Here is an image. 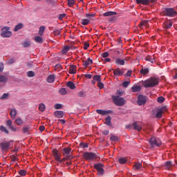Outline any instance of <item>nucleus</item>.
<instances>
[{"label":"nucleus","mask_w":177,"mask_h":177,"mask_svg":"<svg viewBox=\"0 0 177 177\" xmlns=\"http://www.w3.org/2000/svg\"><path fill=\"white\" fill-rule=\"evenodd\" d=\"M142 86H144V88H153V86H156V77H151L142 81Z\"/></svg>","instance_id":"obj_1"},{"label":"nucleus","mask_w":177,"mask_h":177,"mask_svg":"<svg viewBox=\"0 0 177 177\" xmlns=\"http://www.w3.org/2000/svg\"><path fill=\"white\" fill-rule=\"evenodd\" d=\"M111 97L115 106H122L127 102L124 97L118 95H112Z\"/></svg>","instance_id":"obj_2"},{"label":"nucleus","mask_w":177,"mask_h":177,"mask_svg":"<svg viewBox=\"0 0 177 177\" xmlns=\"http://www.w3.org/2000/svg\"><path fill=\"white\" fill-rule=\"evenodd\" d=\"M84 160L86 161H94L97 158V155L93 152H84L83 154Z\"/></svg>","instance_id":"obj_3"},{"label":"nucleus","mask_w":177,"mask_h":177,"mask_svg":"<svg viewBox=\"0 0 177 177\" xmlns=\"http://www.w3.org/2000/svg\"><path fill=\"white\" fill-rule=\"evenodd\" d=\"M1 37L2 38H10L12 37V32L10 31V27L4 26L1 29Z\"/></svg>","instance_id":"obj_4"},{"label":"nucleus","mask_w":177,"mask_h":177,"mask_svg":"<svg viewBox=\"0 0 177 177\" xmlns=\"http://www.w3.org/2000/svg\"><path fill=\"white\" fill-rule=\"evenodd\" d=\"M13 148V145H12V141L3 142L0 143V149L3 151H8L10 149Z\"/></svg>","instance_id":"obj_5"},{"label":"nucleus","mask_w":177,"mask_h":177,"mask_svg":"<svg viewBox=\"0 0 177 177\" xmlns=\"http://www.w3.org/2000/svg\"><path fill=\"white\" fill-rule=\"evenodd\" d=\"M165 15L167 16L168 17H175L176 16L177 12L176 10H175L172 8H167L165 9Z\"/></svg>","instance_id":"obj_6"},{"label":"nucleus","mask_w":177,"mask_h":177,"mask_svg":"<svg viewBox=\"0 0 177 177\" xmlns=\"http://www.w3.org/2000/svg\"><path fill=\"white\" fill-rule=\"evenodd\" d=\"M127 129H136V131H140L142 129V124L140 122H134L133 124H129L126 127Z\"/></svg>","instance_id":"obj_7"},{"label":"nucleus","mask_w":177,"mask_h":177,"mask_svg":"<svg viewBox=\"0 0 177 177\" xmlns=\"http://www.w3.org/2000/svg\"><path fill=\"white\" fill-rule=\"evenodd\" d=\"M167 110H168L167 106H163L161 108L158 109L156 114V118H162V114L166 113Z\"/></svg>","instance_id":"obj_8"},{"label":"nucleus","mask_w":177,"mask_h":177,"mask_svg":"<svg viewBox=\"0 0 177 177\" xmlns=\"http://www.w3.org/2000/svg\"><path fill=\"white\" fill-rule=\"evenodd\" d=\"M95 169L97 170L98 175H104V165L102 163H97L94 165Z\"/></svg>","instance_id":"obj_9"},{"label":"nucleus","mask_w":177,"mask_h":177,"mask_svg":"<svg viewBox=\"0 0 177 177\" xmlns=\"http://www.w3.org/2000/svg\"><path fill=\"white\" fill-rule=\"evenodd\" d=\"M146 102H147V98H146V97L142 95H138L137 101L138 106H145V104H146Z\"/></svg>","instance_id":"obj_10"},{"label":"nucleus","mask_w":177,"mask_h":177,"mask_svg":"<svg viewBox=\"0 0 177 177\" xmlns=\"http://www.w3.org/2000/svg\"><path fill=\"white\" fill-rule=\"evenodd\" d=\"M6 125L7 127H8V128H10V129H11V131H12V132H17V127L16 126H12L11 120H8L6 121Z\"/></svg>","instance_id":"obj_11"},{"label":"nucleus","mask_w":177,"mask_h":177,"mask_svg":"<svg viewBox=\"0 0 177 177\" xmlns=\"http://www.w3.org/2000/svg\"><path fill=\"white\" fill-rule=\"evenodd\" d=\"M115 64H117V66H124L125 65V60L122 59L120 58H116L115 59Z\"/></svg>","instance_id":"obj_12"},{"label":"nucleus","mask_w":177,"mask_h":177,"mask_svg":"<svg viewBox=\"0 0 177 177\" xmlns=\"http://www.w3.org/2000/svg\"><path fill=\"white\" fill-rule=\"evenodd\" d=\"M113 74L115 76L121 77V75H124V72L121 71L120 68L113 69Z\"/></svg>","instance_id":"obj_13"},{"label":"nucleus","mask_w":177,"mask_h":177,"mask_svg":"<svg viewBox=\"0 0 177 177\" xmlns=\"http://www.w3.org/2000/svg\"><path fill=\"white\" fill-rule=\"evenodd\" d=\"M154 0H136L138 5L142 3V5H149L150 2H153Z\"/></svg>","instance_id":"obj_14"},{"label":"nucleus","mask_w":177,"mask_h":177,"mask_svg":"<svg viewBox=\"0 0 177 177\" xmlns=\"http://www.w3.org/2000/svg\"><path fill=\"white\" fill-rule=\"evenodd\" d=\"M96 113L97 114H100V115H107V114H110L111 111H103L102 109H97Z\"/></svg>","instance_id":"obj_15"},{"label":"nucleus","mask_w":177,"mask_h":177,"mask_svg":"<svg viewBox=\"0 0 177 177\" xmlns=\"http://www.w3.org/2000/svg\"><path fill=\"white\" fill-rule=\"evenodd\" d=\"M77 73V66L71 65L69 67V74H76Z\"/></svg>","instance_id":"obj_16"},{"label":"nucleus","mask_w":177,"mask_h":177,"mask_svg":"<svg viewBox=\"0 0 177 177\" xmlns=\"http://www.w3.org/2000/svg\"><path fill=\"white\" fill-rule=\"evenodd\" d=\"M145 60L149 62V63H154L156 62V57L154 55H147Z\"/></svg>","instance_id":"obj_17"},{"label":"nucleus","mask_w":177,"mask_h":177,"mask_svg":"<svg viewBox=\"0 0 177 177\" xmlns=\"http://www.w3.org/2000/svg\"><path fill=\"white\" fill-rule=\"evenodd\" d=\"M10 115L11 118H16V115H17V111L15 108H12L10 109Z\"/></svg>","instance_id":"obj_18"},{"label":"nucleus","mask_w":177,"mask_h":177,"mask_svg":"<svg viewBox=\"0 0 177 177\" xmlns=\"http://www.w3.org/2000/svg\"><path fill=\"white\" fill-rule=\"evenodd\" d=\"M54 115H55V116L57 118H63V116L64 115V113L63 111H56L54 113Z\"/></svg>","instance_id":"obj_19"},{"label":"nucleus","mask_w":177,"mask_h":177,"mask_svg":"<svg viewBox=\"0 0 177 177\" xmlns=\"http://www.w3.org/2000/svg\"><path fill=\"white\" fill-rule=\"evenodd\" d=\"M134 171H139L140 169H142V163L140 162H136L133 165V167Z\"/></svg>","instance_id":"obj_20"},{"label":"nucleus","mask_w":177,"mask_h":177,"mask_svg":"<svg viewBox=\"0 0 177 177\" xmlns=\"http://www.w3.org/2000/svg\"><path fill=\"white\" fill-rule=\"evenodd\" d=\"M149 143L151 149H154L156 147V138L152 137L149 139Z\"/></svg>","instance_id":"obj_21"},{"label":"nucleus","mask_w":177,"mask_h":177,"mask_svg":"<svg viewBox=\"0 0 177 177\" xmlns=\"http://www.w3.org/2000/svg\"><path fill=\"white\" fill-rule=\"evenodd\" d=\"M92 63H93V61L92 60V59L88 58V60L83 61V66L88 67V66H89L90 64H92Z\"/></svg>","instance_id":"obj_22"},{"label":"nucleus","mask_w":177,"mask_h":177,"mask_svg":"<svg viewBox=\"0 0 177 177\" xmlns=\"http://www.w3.org/2000/svg\"><path fill=\"white\" fill-rule=\"evenodd\" d=\"M132 92H140L142 87L140 86L134 85L131 87Z\"/></svg>","instance_id":"obj_23"},{"label":"nucleus","mask_w":177,"mask_h":177,"mask_svg":"<svg viewBox=\"0 0 177 177\" xmlns=\"http://www.w3.org/2000/svg\"><path fill=\"white\" fill-rule=\"evenodd\" d=\"M147 24H149V21H142L140 22L139 27L141 29H143L144 27H145V28H147Z\"/></svg>","instance_id":"obj_24"},{"label":"nucleus","mask_w":177,"mask_h":177,"mask_svg":"<svg viewBox=\"0 0 177 177\" xmlns=\"http://www.w3.org/2000/svg\"><path fill=\"white\" fill-rule=\"evenodd\" d=\"M115 15H117L116 12L109 11L104 12L103 15L104 16V17H109V16H115Z\"/></svg>","instance_id":"obj_25"},{"label":"nucleus","mask_w":177,"mask_h":177,"mask_svg":"<svg viewBox=\"0 0 177 177\" xmlns=\"http://www.w3.org/2000/svg\"><path fill=\"white\" fill-rule=\"evenodd\" d=\"M66 86L70 89H75V84L71 81H68L66 84Z\"/></svg>","instance_id":"obj_26"},{"label":"nucleus","mask_w":177,"mask_h":177,"mask_svg":"<svg viewBox=\"0 0 177 177\" xmlns=\"http://www.w3.org/2000/svg\"><path fill=\"white\" fill-rule=\"evenodd\" d=\"M104 124L108 125V127H111V116L108 115L107 118H106Z\"/></svg>","instance_id":"obj_27"},{"label":"nucleus","mask_w":177,"mask_h":177,"mask_svg":"<svg viewBox=\"0 0 177 177\" xmlns=\"http://www.w3.org/2000/svg\"><path fill=\"white\" fill-rule=\"evenodd\" d=\"M55 75H50L47 77V82H48V84H52V82H55Z\"/></svg>","instance_id":"obj_28"},{"label":"nucleus","mask_w":177,"mask_h":177,"mask_svg":"<svg viewBox=\"0 0 177 177\" xmlns=\"http://www.w3.org/2000/svg\"><path fill=\"white\" fill-rule=\"evenodd\" d=\"M71 153V148L66 147L63 149L64 156H68Z\"/></svg>","instance_id":"obj_29"},{"label":"nucleus","mask_w":177,"mask_h":177,"mask_svg":"<svg viewBox=\"0 0 177 177\" xmlns=\"http://www.w3.org/2000/svg\"><path fill=\"white\" fill-rule=\"evenodd\" d=\"M149 68H142L140 71V74H142V75H147L149 74Z\"/></svg>","instance_id":"obj_30"},{"label":"nucleus","mask_w":177,"mask_h":177,"mask_svg":"<svg viewBox=\"0 0 177 177\" xmlns=\"http://www.w3.org/2000/svg\"><path fill=\"white\" fill-rule=\"evenodd\" d=\"M24 25L21 23H19V24L16 25L15 28H14V31L17 32L19 31V30H21V28H23Z\"/></svg>","instance_id":"obj_31"},{"label":"nucleus","mask_w":177,"mask_h":177,"mask_svg":"<svg viewBox=\"0 0 177 177\" xmlns=\"http://www.w3.org/2000/svg\"><path fill=\"white\" fill-rule=\"evenodd\" d=\"M89 23H91V20L88 19H83L81 20V24H82V26H88Z\"/></svg>","instance_id":"obj_32"},{"label":"nucleus","mask_w":177,"mask_h":177,"mask_svg":"<svg viewBox=\"0 0 177 177\" xmlns=\"http://www.w3.org/2000/svg\"><path fill=\"white\" fill-rule=\"evenodd\" d=\"M15 123L17 124V125H18V127H21V125H23L24 122L21 118H19L15 120Z\"/></svg>","instance_id":"obj_33"},{"label":"nucleus","mask_w":177,"mask_h":177,"mask_svg":"<svg viewBox=\"0 0 177 177\" xmlns=\"http://www.w3.org/2000/svg\"><path fill=\"white\" fill-rule=\"evenodd\" d=\"M35 41L37 43V44H42V42H44V39H42V37H41L40 36H36L35 37Z\"/></svg>","instance_id":"obj_34"},{"label":"nucleus","mask_w":177,"mask_h":177,"mask_svg":"<svg viewBox=\"0 0 177 177\" xmlns=\"http://www.w3.org/2000/svg\"><path fill=\"white\" fill-rule=\"evenodd\" d=\"M0 131H1V132H4V133H6L7 135L9 134V131H8V129L3 125L0 126Z\"/></svg>","instance_id":"obj_35"},{"label":"nucleus","mask_w":177,"mask_h":177,"mask_svg":"<svg viewBox=\"0 0 177 177\" xmlns=\"http://www.w3.org/2000/svg\"><path fill=\"white\" fill-rule=\"evenodd\" d=\"M46 108L45 107V104L44 103H41L39 105V111L44 112Z\"/></svg>","instance_id":"obj_36"},{"label":"nucleus","mask_w":177,"mask_h":177,"mask_svg":"<svg viewBox=\"0 0 177 177\" xmlns=\"http://www.w3.org/2000/svg\"><path fill=\"white\" fill-rule=\"evenodd\" d=\"M70 50V46H66L62 50V55H66L67 52Z\"/></svg>","instance_id":"obj_37"},{"label":"nucleus","mask_w":177,"mask_h":177,"mask_svg":"<svg viewBox=\"0 0 177 177\" xmlns=\"http://www.w3.org/2000/svg\"><path fill=\"white\" fill-rule=\"evenodd\" d=\"M8 77L6 75H0V82H7Z\"/></svg>","instance_id":"obj_38"},{"label":"nucleus","mask_w":177,"mask_h":177,"mask_svg":"<svg viewBox=\"0 0 177 177\" xmlns=\"http://www.w3.org/2000/svg\"><path fill=\"white\" fill-rule=\"evenodd\" d=\"M30 45L31 42L30 41H24L22 44V46H24V48H28Z\"/></svg>","instance_id":"obj_39"},{"label":"nucleus","mask_w":177,"mask_h":177,"mask_svg":"<svg viewBox=\"0 0 177 177\" xmlns=\"http://www.w3.org/2000/svg\"><path fill=\"white\" fill-rule=\"evenodd\" d=\"M94 81H97L98 82H100L102 81V77L99 75H95L93 77Z\"/></svg>","instance_id":"obj_40"},{"label":"nucleus","mask_w":177,"mask_h":177,"mask_svg":"<svg viewBox=\"0 0 177 177\" xmlns=\"http://www.w3.org/2000/svg\"><path fill=\"white\" fill-rule=\"evenodd\" d=\"M158 103H164L165 102V98L162 96H160L157 98Z\"/></svg>","instance_id":"obj_41"},{"label":"nucleus","mask_w":177,"mask_h":177,"mask_svg":"<svg viewBox=\"0 0 177 177\" xmlns=\"http://www.w3.org/2000/svg\"><path fill=\"white\" fill-rule=\"evenodd\" d=\"M165 167L167 169H171V167H172V162L171 161L166 162Z\"/></svg>","instance_id":"obj_42"},{"label":"nucleus","mask_w":177,"mask_h":177,"mask_svg":"<svg viewBox=\"0 0 177 177\" xmlns=\"http://www.w3.org/2000/svg\"><path fill=\"white\" fill-rule=\"evenodd\" d=\"M118 136H114V135H112L111 137H110V140H111V142H117L118 140Z\"/></svg>","instance_id":"obj_43"},{"label":"nucleus","mask_w":177,"mask_h":177,"mask_svg":"<svg viewBox=\"0 0 177 177\" xmlns=\"http://www.w3.org/2000/svg\"><path fill=\"white\" fill-rule=\"evenodd\" d=\"M9 98V93H3L2 96L0 97L1 100H6V99Z\"/></svg>","instance_id":"obj_44"},{"label":"nucleus","mask_w":177,"mask_h":177,"mask_svg":"<svg viewBox=\"0 0 177 177\" xmlns=\"http://www.w3.org/2000/svg\"><path fill=\"white\" fill-rule=\"evenodd\" d=\"M45 31V26H41L39 29V35H42Z\"/></svg>","instance_id":"obj_45"},{"label":"nucleus","mask_w":177,"mask_h":177,"mask_svg":"<svg viewBox=\"0 0 177 177\" xmlns=\"http://www.w3.org/2000/svg\"><path fill=\"white\" fill-rule=\"evenodd\" d=\"M118 162L120 164H126L127 163V158H120L118 159Z\"/></svg>","instance_id":"obj_46"},{"label":"nucleus","mask_w":177,"mask_h":177,"mask_svg":"<svg viewBox=\"0 0 177 177\" xmlns=\"http://www.w3.org/2000/svg\"><path fill=\"white\" fill-rule=\"evenodd\" d=\"M19 174L21 176H26L27 175V171L24 170V169H21V170L19 171Z\"/></svg>","instance_id":"obj_47"},{"label":"nucleus","mask_w":177,"mask_h":177,"mask_svg":"<svg viewBox=\"0 0 177 177\" xmlns=\"http://www.w3.org/2000/svg\"><path fill=\"white\" fill-rule=\"evenodd\" d=\"M162 145V142H161V140L160 138H156V146H158V147H160Z\"/></svg>","instance_id":"obj_48"},{"label":"nucleus","mask_w":177,"mask_h":177,"mask_svg":"<svg viewBox=\"0 0 177 177\" xmlns=\"http://www.w3.org/2000/svg\"><path fill=\"white\" fill-rule=\"evenodd\" d=\"M80 147H82V149H86L88 147V144L85 142H82L80 144Z\"/></svg>","instance_id":"obj_49"},{"label":"nucleus","mask_w":177,"mask_h":177,"mask_svg":"<svg viewBox=\"0 0 177 177\" xmlns=\"http://www.w3.org/2000/svg\"><path fill=\"white\" fill-rule=\"evenodd\" d=\"M59 92L61 93V95H67V90H66L64 88L59 89Z\"/></svg>","instance_id":"obj_50"},{"label":"nucleus","mask_w":177,"mask_h":177,"mask_svg":"<svg viewBox=\"0 0 177 177\" xmlns=\"http://www.w3.org/2000/svg\"><path fill=\"white\" fill-rule=\"evenodd\" d=\"M79 97H85V91H80L77 93Z\"/></svg>","instance_id":"obj_51"},{"label":"nucleus","mask_w":177,"mask_h":177,"mask_svg":"<svg viewBox=\"0 0 177 177\" xmlns=\"http://www.w3.org/2000/svg\"><path fill=\"white\" fill-rule=\"evenodd\" d=\"M129 84H131V82H129V81L124 82L122 83L123 88H128V86H129Z\"/></svg>","instance_id":"obj_52"},{"label":"nucleus","mask_w":177,"mask_h":177,"mask_svg":"<svg viewBox=\"0 0 177 177\" xmlns=\"http://www.w3.org/2000/svg\"><path fill=\"white\" fill-rule=\"evenodd\" d=\"M74 3H75V0H68V5L71 8L74 5Z\"/></svg>","instance_id":"obj_53"},{"label":"nucleus","mask_w":177,"mask_h":177,"mask_svg":"<svg viewBox=\"0 0 177 177\" xmlns=\"http://www.w3.org/2000/svg\"><path fill=\"white\" fill-rule=\"evenodd\" d=\"M27 75L28 77H34L35 75V73H34V71H28L27 72Z\"/></svg>","instance_id":"obj_54"},{"label":"nucleus","mask_w":177,"mask_h":177,"mask_svg":"<svg viewBox=\"0 0 177 177\" xmlns=\"http://www.w3.org/2000/svg\"><path fill=\"white\" fill-rule=\"evenodd\" d=\"M97 86L100 88V89H103L104 88V84L102 82V81H100L98 82Z\"/></svg>","instance_id":"obj_55"},{"label":"nucleus","mask_w":177,"mask_h":177,"mask_svg":"<svg viewBox=\"0 0 177 177\" xmlns=\"http://www.w3.org/2000/svg\"><path fill=\"white\" fill-rule=\"evenodd\" d=\"M95 16H96V14H86L85 17L87 19H91V17H95Z\"/></svg>","instance_id":"obj_56"},{"label":"nucleus","mask_w":177,"mask_h":177,"mask_svg":"<svg viewBox=\"0 0 177 177\" xmlns=\"http://www.w3.org/2000/svg\"><path fill=\"white\" fill-rule=\"evenodd\" d=\"M62 104H55L54 107L56 110H60L62 109Z\"/></svg>","instance_id":"obj_57"},{"label":"nucleus","mask_w":177,"mask_h":177,"mask_svg":"<svg viewBox=\"0 0 177 177\" xmlns=\"http://www.w3.org/2000/svg\"><path fill=\"white\" fill-rule=\"evenodd\" d=\"M165 26L166 28H171L172 27V22H167Z\"/></svg>","instance_id":"obj_58"},{"label":"nucleus","mask_w":177,"mask_h":177,"mask_svg":"<svg viewBox=\"0 0 177 177\" xmlns=\"http://www.w3.org/2000/svg\"><path fill=\"white\" fill-rule=\"evenodd\" d=\"M28 131H30V128H28V127H24L22 128V131L24 133H27V132H28Z\"/></svg>","instance_id":"obj_59"},{"label":"nucleus","mask_w":177,"mask_h":177,"mask_svg":"<svg viewBox=\"0 0 177 177\" xmlns=\"http://www.w3.org/2000/svg\"><path fill=\"white\" fill-rule=\"evenodd\" d=\"M54 158L56 161H60V155L59 153L57 155H55Z\"/></svg>","instance_id":"obj_60"},{"label":"nucleus","mask_w":177,"mask_h":177,"mask_svg":"<svg viewBox=\"0 0 177 177\" xmlns=\"http://www.w3.org/2000/svg\"><path fill=\"white\" fill-rule=\"evenodd\" d=\"M53 35L55 36V37H57V35H60V30H54L53 31Z\"/></svg>","instance_id":"obj_61"},{"label":"nucleus","mask_w":177,"mask_h":177,"mask_svg":"<svg viewBox=\"0 0 177 177\" xmlns=\"http://www.w3.org/2000/svg\"><path fill=\"white\" fill-rule=\"evenodd\" d=\"M102 57H104V59H106V57H109V54L107 52H104V53L102 54Z\"/></svg>","instance_id":"obj_62"},{"label":"nucleus","mask_w":177,"mask_h":177,"mask_svg":"<svg viewBox=\"0 0 177 177\" xmlns=\"http://www.w3.org/2000/svg\"><path fill=\"white\" fill-rule=\"evenodd\" d=\"M132 75V71H128L127 73L124 75L125 77H131Z\"/></svg>","instance_id":"obj_63"},{"label":"nucleus","mask_w":177,"mask_h":177,"mask_svg":"<svg viewBox=\"0 0 177 177\" xmlns=\"http://www.w3.org/2000/svg\"><path fill=\"white\" fill-rule=\"evenodd\" d=\"M84 49L85 50H86V49H88V48H89V44L87 43V42H85L84 44Z\"/></svg>","instance_id":"obj_64"}]
</instances>
